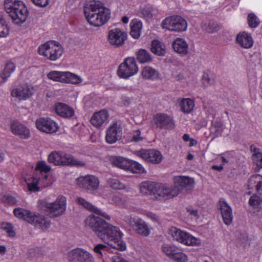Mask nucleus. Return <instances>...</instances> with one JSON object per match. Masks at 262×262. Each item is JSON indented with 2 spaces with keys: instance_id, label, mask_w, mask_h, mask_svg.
Segmentation results:
<instances>
[{
  "instance_id": "39",
  "label": "nucleus",
  "mask_w": 262,
  "mask_h": 262,
  "mask_svg": "<svg viewBox=\"0 0 262 262\" xmlns=\"http://www.w3.org/2000/svg\"><path fill=\"white\" fill-rule=\"evenodd\" d=\"M136 57L140 63H147L151 61L150 54L145 49H140L137 51Z\"/></svg>"
},
{
  "instance_id": "33",
  "label": "nucleus",
  "mask_w": 262,
  "mask_h": 262,
  "mask_svg": "<svg viewBox=\"0 0 262 262\" xmlns=\"http://www.w3.org/2000/svg\"><path fill=\"white\" fill-rule=\"evenodd\" d=\"M156 183L149 181L142 182L140 185V192L143 195L152 194L154 195Z\"/></svg>"
},
{
  "instance_id": "43",
  "label": "nucleus",
  "mask_w": 262,
  "mask_h": 262,
  "mask_svg": "<svg viewBox=\"0 0 262 262\" xmlns=\"http://www.w3.org/2000/svg\"><path fill=\"white\" fill-rule=\"evenodd\" d=\"M28 188L29 191L32 192L38 191L41 189L39 185V182L37 178L32 177L29 182L27 183Z\"/></svg>"
},
{
  "instance_id": "16",
  "label": "nucleus",
  "mask_w": 262,
  "mask_h": 262,
  "mask_svg": "<svg viewBox=\"0 0 262 262\" xmlns=\"http://www.w3.org/2000/svg\"><path fill=\"white\" fill-rule=\"evenodd\" d=\"M250 211L258 218L262 217V194L253 193L249 199Z\"/></svg>"
},
{
  "instance_id": "52",
  "label": "nucleus",
  "mask_w": 262,
  "mask_h": 262,
  "mask_svg": "<svg viewBox=\"0 0 262 262\" xmlns=\"http://www.w3.org/2000/svg\"><path fill=\"white\" fill-rule=\"evenodd\" d=\"M142 14L147 19L152 18L156 14V11L150 6H146L142 9Z\"/></svg>"
},
{
  "instance_id": "51",
  "label": "nucleus",
  "mask_w": 262,
  "mask_h": 262,
  "mask_svg": "<svg viewBox=\"0 0 262 262\" xmlns=\"http://www.w3.org/2000/svg\"><path fill=\"white\" fill-rule=\"evenodd\" d=\"M15 69V66L13 62H9L5 65V68L2 72V74L7 79L10 76V75L13 73Z\"/></svg>"
},
{
  "instance_id": "36",
  "label": "nucleus",
  "mask_w": 262,
  "mask_h": 262,
  "mask_svg": "<svg viewBox=\"0 0 262 262\" xmlns=\"http://www.w3.org/2000/svg\"><path fill=\"white\" fill-rule=\"evenodd\" d=\"M251 150L253 151L252 157L253 164L258 169L262 168V152L259 148L256 147H251Z\"/></svg>"
},
{
  "instance_id": "27",
  "label": "nucleus",
  "mask_w": 262,
  "mask_h": 262,
  "mask_svg": "<svg viewBox=\"0 0 262 262\" xmlns=\"http://www.w3.org/2000/svg\"><path fill=\"white\" fill-rule=\"evenodd\" d=\"M55 110L59 116L66 118H71L74 114V111L72 107L63 103L56 104Z\"/></svg>"
},
{
  "instance_id": "5",
  "label": "nucleus",
  "mask_w": 262,
  "mask_h": 262,
  "mask_svg": "<svg viewBox=\"0 0 262 262\" xmlns=\"http://www.w3.org/2000/svg\"><path fill=\"white\" fill-rule=\"evenodd\" d=\"M63 48L57 41L50 40L40 45L38 52L46 59L50 61H56L63 53Z\"/></svg>"
},
{
  "instance_id": "22",
  "label": "nucleus",
  "mask_w": 262,
  "mask_h": 262,
  "mask_svg": "<svg viewBox=\"0 0 262 262\" xmlns=\"http://www.w3.org/2000/svg\"><path fill=\"white\" fill-rule=\"evenodd\" d=\"M236 40L237 43L244 49L251 48L254 43L251 33L245 31L239 32L236 36Z\"/></svg>"
},
{
  "instance_id": "58",
  "label": "nucleus",
  "mask_w": 262,
  "mask_h": 262,
  "mask_svg": "<svg viewBox=\"0 0 262 262\" xmlns=\"http://www.w3.org/2000/svg\"><path fill=\"white\" fill-rule=\"evenodd\" d=\"M107 249V247L105 245L98 244L95 247L94 251L95 253L99 254L102 257L103 253L105 252Z\"/></svg>"
},
{
  "instance_id": "9",
  "label": "nucleus",
  "mask_w": 262,
  "mask_h": 262,
  "mask_svg": "<svg viewBox=\"0 0 262 262\" xmlns=\"http://www.w3.org/2000/svg\"><path fill=\"white\" fill-rule=\"evenodd\" d=\"M48 77L54 81L66 83L78 84L81 82L79 76L70 72L53 71L48 74Z\"/></svg>"
},
{
  "instance_id": "10",
  "label": "nucleus",
  "mask_w": 262,
  "mask_h": 262,
  "mask_svg": "<svg viewBox=\"0 0 262 262\" xmlns=\"http://www.w3.org/2000/svg\"><path fill=\"white\" fill-rule=\"evenodd\" d=\"M124 221L129 225L135 231L143 236H147L150 234V229L146 223L138 217L126 216Z\"/></svg>"
},
{
  "instance_id": "64",
  "label": "nucleus",
  "mask_w": 262,
  "mask_h": 262,
  "mask_svg": "<svg viewBox=\"0 0 262 262\" xmlns=\"http://www.w3.org/2000/svg\"><path fill=\"white\" fill-rule=\"evenodd\" d=\"M187 212L191 215L194 216L195 217H198V210L192 208H189L187 209Z\"/></svg>"
},
{
  "instance_id": "17",
  "label": "nucleus",
  "mask_w": 262,
  "mask_h": 262,
  "mask_svg": "<svg viewBox=\"0 0 262 262\" xmlns=\"http://www.w3.org/2000/svg\"><path fill=\"white\" fill-rule=\"evenodd\" d=\"M11 132L21 139H28L30 137V129L25 124L18 121H14L10 124Z\"/></svg>"
},
{
  "instance_id": "24",
  "label": "nucleus",
  "mask_w": 262,
  "mask_h": 262,
  "mask_svg": "<svg viewBox=\"0 0 262 262\" xmlns=\"http://www.w3.org/2000/svg\"><path fill=\"white\" fill-rule=\"evenodd\" d=\"M29 223L33 224L36 228L46 229L50 226V222L43 215H36L32 213Z\"/></svg>"
},
{
  "instance_id": "46",
  "label": "nucleus",
  "mask_w": 262,
  "mask_h": 262,
  "mask_svg": "<svg viewBox=\"0 0 262 262\" xmlns=\"http://www.w3.org/2000/svg\"><path fill=\"white\" fill-rule=\"evenodd\" d=\"M82 249L77 248L73 250L69 254V258L70 261L77 262L80 261L81 259Z\"/></svg>"
},
{
  "instance_id": "48",
  "label": "nucleus",
  "mask_w": 262,
  "mask_h": 262,
  "mask_svg": "<svg viewBox=\"0 0 262 262\" xmlns=\"http://www.w3.org/2000/svg\"><path fill=\"white\" fill-rule=\"evenodd\" d=\"M9 34V29L6 24V21L0 13V37L7 36Z\"/></svg>"
},
{
  "instance_id": "44",
  "label": "nucleus",
  "mask_w": 262,
  "mask_h": 262,
  "mask_svg": "<svg viewBox=\"0 0 262 262\" xmlns=\"http://www.w3.org/2000/svg\"><path fill=\"white\" fill-rule=\"evenodd\" d=\"M60 151H53L48 157V161L55 165H60L61 163Z\"/></svg>"
},
{
  "instance_id": "6",
  "label": "nucleus",
  "mask_w": 262,
  "mask_h": 262,
  "mask_svg": "<svg viewBox=\"0 0 262 262\" xmlns=\"http://www.w3.org/2000/svg\"><path fill=\"white\" fill-rule=\"evenodd\" d=\"M169 232L174 241L182 245L190 247H199L201 245L202 241L200 238L178 228L171 227Z\"/></svg>"
},
{
  "instance_id": "25",
  "label": "nucleus",
  "mask_w": 262,
  "mask_h": 262,
  "mask_svg": "<svg viewBox=\"0 0 262 262\" xmlns=\"http://www.w3.org/2000/svg\"><path fill=\"white\" fill-rule=\"evenodd\" d=\"M141 75L142 78L151 81L157 80L160 77L159 72L156 69L148 66L142 68Z\"/></svg>"
},
{
  "instance_id": "12",
  "label": "nucleus",
  "mask_w": 262,
  "mask_h": 262,
  "mask_svg": "<svg viewBox=\"0 0 262 262\" xmlns=\"http://www.w3.org/2000/svg\"><path fill=\"white\" fill-rule=\"evenodd\" d=\"M127 38V33L120 28H113L111 29L108 32V41L112 46L116 47L122 46Z\"/></svg>"
},
{
  "instance_id": "19",
  "label": "nucleus",
  "mask_w": 262,
  "mask_h": 262,
  "mask_svg": "<svg viewBox=\"0 0 262 262\" xmlns=\"http://www.w3.org/2000/svg\"><path fill=\"white\" fill-rule=\"evenodd\" d=\"M108 112L106 110H101L95 113L91 117L90 122L96 128H100L103 125L108 122Z\"/></svg>"
},
{
  "instance_id": "21",
  "label": "nucleus",
  "mask_w": 262,
  "mask_h": 262,
  "mask_svg": "<svg viewBox=\"0 0 262 262\" xmlns=\"http://www.w3.org/2000/svg\"><path fill=\"white\" fill-rule=\"evenodd\" d=\"M248 190L255 189L257 193L262 194V176L259 174L252 175L246 184Z\"/></svg>"
},
{
  "instance_id": "50",
  "label": "nucleus",
  "mask_w": 262,
  "mask_h": 262,
  "mask_svg": "<svg viewBox=\"0 0 262 262\" xmlns=\"http://www.w3.org/2000/svg\"><path fill=\"white\" fill-rule=\"evenodd\" d=\"M249 26L251 28H256L259 24V20L256 15L253 13H250L247 17Z\"/></svg>"
},
{
  "instance_id": "56",
  "label": "nucleus",
  "mask_w": 262,
  "mask_h": 262,
  "mask_svg": "<svg viewBox=\"0 0 262 262\" xmlns=\"http://www.w3.org/2000/svg\"><path fill=\"white\" fill-rule=\"evenodd\" d=\"M143 137L141 135V131L139 129L134 130L132 134V141L139 142L142 140Z\"/></svg>"
},
{
  "instance_id": "30",
  "label": "nucleus",
  "mask_w": 262,
  "mask_h": 262,
  "mask_svg": "<svg viewBox=\"0 0 262 262\" xmlns=\"http://www.w3.org/2000/svg\"><path fill=\"white\" fill-rule=\"evenodd\" d=\"M130 160L121 156H112L110 158V161L113 165L125 170H128Z\"/></svg>"
},
{
  "instance_id": "59",
  "label": "nucleus",
  "mask_w": 262,
  "mask_h": 262,
  "mask_svg": "<svg viewBox=\"0 0 262 262\" xmlns=\"http://www.w3.org/2000/svg\"><path fill=\"white\" fill-rule=\"evenodd\" d=\"M202 84L205 87H207L212 84V81L207 73H204L202 78Z\"/></svg>"
},
{
  "instance_id": "60",
  "label": "nucleus",
  "mask_w": 262,
  "mask_h": 262,
  "mask_svg": "<svg viewBox=\"0 0 262 262\" xmlns=\"http://www.w3.org/2000/svg\"><path fill=\"white\" fill-rule=\"evenodd\" d=\"M83 262H94V258L90 253L83 251Z\"/></svg>"
},
{
  "instance_id": "38",
  "label": "nucleus",
  "mask_w": 262,
  "mask_h": 262,
  "mask_svg": "<svg viewBox=\"0 0 262 262\" xmlns=\"http://www.w3.org/2000/svg\"><path fill=\"white\" fill-rule=\"evenodd\" d=\"M162 251L169 258L171 259L179 248L173 244H164L161 247Z\"/></svg>"
},
{
  "instance_id": "3",
  "label": "nucleus",
  "mask_w": 262,
  "mask_h": 262,
  "mask_svg": "<svg viewBox=\"0 0 262 262\" xmlns=\"http://www.w3.org/2000/svg\"><path fill=\"white\" fill-rule=\"evenodd\" d=\"M4 8L15 24L20 25L26 21L28 11L23 2L17 0H5Z\"/></svg>"
},
{
  "instance_id": "49",
  "label": "nucleus",
  "mask_w": 262,
  "mask_h": 262,
  "mask_svg": "<svg viewBox=\"0 0 262 262\" xmlns=\"http://www.w3.org/2000/svg\"><path fill=\"white\" fill-rule=\"evenodd\" d=\"M171 259L174 262H188V261L187 255L180 249L175 253Z\"/></svg>"
},
{
  "instance_id": "28",
  "label": "nucleus",
  "mask_w": 262,
  "mask_h": 262,
  "mask_svg": "<svg viewBox=\"0 0 262 262\" xmlns=\"http://www.w3.org/2000/svg\"><path fill=\"white\" fill-rule=\"evenodd\" d=\"M173 186L172 188H177L179 193L182 187L191 185L193 183V180L186 176H177L173 178Z\"/></svg>"
},
{
  "instance_id": "4",
  "label": "nucleus",
  "mask_w": 262,
  "mask_h": 262,
  "mask_svg": "<svg viewBox=\"0 0 262 262\" xmlns=\"http://www.w3.org/2000/svg\"><path fill=\"white\" fill-rule=\"evenodd\" d=\"M38 207L40 209L48 212L50 217H57L62 215L66 211V199L60 195L58 196L56 201L52 203L40 200L38 202Z\"/></svg>"
},
{
  "instance_id": "32",
  "label": "nucleus",
  "mask_w": 262,
  "mask_h": 262,
  "mask_svg": "<svg viewBox=\"0 0 262 262\" xmlns=\"http://www.w3.org/2000/svg\"><path fill=\"white\" fill-rule=\"evenodd\" d=\"M154 121L157 127H165L170 123V118L166 114L159 113L154 116Z\"/></svg>"
},
{
  "instance_id": "41",
  "label": "nucleus",
  "mask_w": 262,
  "mask_h": 262,
  "mask_svg": "<svg viewBox=\"0 0 262 262\" xmlns=\"http://www.w3.org/2000/svg\"><path fill=\"white\" fill-rule=\"evenodd\" d=\"M108 202L121 208H126L127 206V201L118 195H113L108 199Z\"/></svg>"
},
{
  "instance_id": "11",
  "label": "nucleus",
  "mask_w": 262,
  "mask_h": 262,
  "mask_svg": "<svg viewBox=\"0 0 262 262\" xmlns=\"http://www.w3.org/2000/svg\"><path fill=\"white\" fill-rule=\"evenodd\" d=\"M179 194L178 189L166 184L157 183L154 196L156 199H169L176 196Z\"/></svg>"
},
{
  "instance_id": "61",
  "label": "nucleus",
  "mask_w": 262,
  "mask_h": 262,
  "mask_svg": "<svg viewBox=\"0 0 262 262\" xmlns=\"http://www.w3.org/2000/svg\"><path fill=\"white\" fill-rule=\"evenodd\" d=\"M130 103L131 99L128 96L125 95H122L120 101L121 105L127 106L130 104Z\"/></svg>"
},
{
  "instance_id": "63",
  "label": "nucleus",
  "mask_w": 262,
  "mask_h": 262,
  "mask_svg": "<svg viewBox=\"0 0 262 262\" xmlns=\"http://www.w3.org/2000/svg\"><path fill=\"white\" fill-rule=\"evenodd\" d=\"M112 262H130L128 260L118 256H114L111 258Z\"/></svg>"
},
{
  "instance_id": "42",
  "label": "nucleus",
  "mask_w": 262,
  "mask_h": 262,
  "mask_svg": "<svg viewBox=\"0 0 262 262\" xmlns=\"http://www.w3.org/2000/svg\"><path fill=\"white\" fill-rule=\"evenodd\" d=\"M82 204L83 207H84L85 208L100 215V216L103 217L104 218L108 220H110V216L107 215L106 213L102 212L101 210L97 208L96 207H95L89 202L85 201L84 200H83Z\"/></svg>"
},
{
  "instance_id": "37",
  "label": "nucleus",
  "mask_w": 262,
  "mask_h": 262,
  "mask_svg": "<svg viewBox=\"0 0 262 262\" xmlns=\"http://www.w3.org/2000/svg\"><path fill=\"white\" fill-rule=\"evenodd\" d=\"M13 213L17 217L23 219L28 223H29L30 221H31V217L32 212L28 210L17 208L14 209Z\"/></svg>"
},
{
  "instance_id": "14",
  "label": "nucleus",
  "mask_w": 262,
  "mask_h": 262,
  "mask_svg": "<svg viewBox=\"0 0 262 262\" xmlns=\"http://www.w3.org/2000/svg\"><path fill=\"white\" fill-rule=\"evenodd\" d=\"M122 128L120 124L115 122L107 129L105 140L107 143L112 144L116 143L121 139Z\"/></svg>"
},
{
  "instance_id": "47",
  "label": "nucleus",
  "mask_w": 262,
  "mask_h": 262,
  "mask_svg": "<svg viewBox=\"0 0 262 262\" xmlns=\"http://www.w3.org/2000/svg\"><path fill=\"white\" fill-rule=\"evenodd\" d=\"M108 185L114 189H124L125 185L116 179L111 178L107 180Z\"/></svg>"
},
{
  "instance_id": "55",
  "label": "nucleus",
  "mask_w": 262,
  "mask_h": 262,
  "mask_svg": "<svg viewBox=\"0 0 262 262\" xmlns=\"http://www.w3.org/2000/svg\"><path fill=\"white\" fill-rule=\"evenodd\" d=\"M234 152L232 151H228L221 155L222 161L224 163H227L231 161L233 159Z\"/></svg>"
},
{
  "instance_id": "53",
  "label": "nucleus",
  "mask_w": 262,
  "mask_h": 262,
  "mask_svg": "<svg viewBox=\"0 0 262 262\" xmlns=\"http://www.w3.org/2000/svg\"><path fill=\"white\" fill-rule=\"evenodd\" d=\"M35 169L39 170L40 173L43 172L45 174H47L50 171L51 167L47 165L44 161H41L37 164Z\"/></svg>"
},
{
  "instance_id": "62",
  "label": "nucleus",
  "mask_w": 262,
  "mask_h": 262,
  "mask_svg": "<svg viewBox=\"0 0 262 262\" xmlns=\"http://www.w3.org/2000/svg\"><path fill=\"white\" fill-rule=\"evenodd\" d=\"M36 6L39 7H45L48 3V0H31Z\"/></svg>"
},
{
  "instance_id": "34",
  "label": "nucleus",
  "mask_w": 262,
  "mask_h": 262,
  "mask_svg": "<svg viewBox=\"0 0 262 262\" xmlns=\"http://www.w3.org/2000/svg\"><path fill=\"white\" fill-rule=\"evenodd\" d=\"M151 51L158 56H163L166 53L165 46L158 40H154L151 44Z\"/></svg>"
},
{
  "instance_id": "45",
  "label": "nucleus",
  "mask_w": 262,
  "mask_h": 262,
  "mask_svg": "<svg viewBox=\"0 0 262 262\" xmlns=\"http://www.w3.org/2000/svg\"><path fill=\"white\" fill-rule=\"evenodd\" d=\"M39 182V185L41 189L45 188L52 185L53 181L49 178L47 174H44L42 177L37 178Z\"/></svg>"
},
{
  "instance_id": "1",
  "label": "nucleus",
  "mask_w": 262,
  "mask_h": 262,
  "mask_svg": "<svg viewBox=\"0 0 262 262\" xmlns=\"http://www.w3.org/2000/svg\"><path fill=\"white\" fill-rule=\"evenodd\" d=\"M85 223L100 239L110 247L121 251L126 249V243L122 240L123 234L118 227L93 215H90Z\"/></svg>"
},
{
  "instance_id": "54",
  "label": "nucleus",
  "mask_w": 262,
  "mask_h": 262,
  "mask_svg": "<svg viewBox=\"0 0 262 262\" xmlns=\"http://www.w3.org/2000/svg\"><path fill=\"white\" fill-rule=\"evenodd\" d=\"M2 229L6 231L8 233V235L10 237H13L15 235V233L13 230V226L10 223H3L1 224Z\"/></svg>"
},
{
  "instance_id": "40",
  "label": "nucleus",
  "mask_w": 262,
  "mask_h": 262,
  "mask_svg": "<svg viewBox=\"0 0 262 262\" xmlns=\"http://www.w3.org/2000/svg\"><path fill=\"white\" fill-rule=\"evenodd\" d=\"M127 170L135 173L142 174L146 173V170L142 164L132 160Z\"/></svg>"
},
{
  "instance_id": "31",
  "label": "nucleus",
  "mask_w": 262,
  "mask_h": 262,
  "mask_svg": "<svg viewBox=\"0 0 262 262\" xmlns=\"http://www.w3.org/2000/svg\"><path fill=\"white\" fill-rule=\"evenodd\" d=\"M61 163L60 165L80 166L82 164L80 161L77 160L72 155L60 151Z\"/></svg>"
},
{
  "instance_id": "8",
  "label": "nucleus",
  "mask_w": 262,
  "mask_h": 262,
  "mask_svg": "<svg viewBox=\"0 0 262 262\" xmlns=\"http://www.w3.org/2000/svg\"><path fill=\"white\" fill-rule=\"evenodd\" d=\"M163 29L175 32H182L187 30V23L179 15H172L165 18L162 22Z\"/></svg>"
},
{
  "instance_id": "29",
  "label": "nucleus",
  "mask_w": 262,
  "mask_h": 262,
  "mask_svg": "<svg viewBox=\"0 0 262 262\" xmlns=\"http://www.w3.org/2000/svg\"><path fill=\"white\" fill-rule=\"evenodd\" d=\"M99 181L93 176H86L83 177V187L90 191H95L98 188Z\"/></svg>"
},
{
  "instance_id": "18",
  "label": "nucleus",
  "mask_w": 262,
  "mask_h": 262,
  "mask_svg": "<svg viewBox=\"0 0 262 262\" xmlns=\"http://www.w3.org/2000/svg\"><path fill=\"white\" fill-rule=\"evenodd\" d=\"M33 89L27 84L19 85L11 92V96L16 97L19 100H25L33 95Z\"/></svg>"
},
{
  "instance_id": "26",
  "label": "nucleus",
  "mask_w": 262,
  "mask_h": 262,
  "mask_svg": "<svg viewBox=\"0 0 262 262\" xmlns=\"http://www.w3.org/2000/svg\"><path fill=\"white\" fill-rule=\"evenodd\" d=\"M129 27L130 36L136 39L139 38L143 29L142 22L138 19H133L130 22Z\"/></svg>"
},
{
  "instance_id": "7",
  "label": "nucleus",
  "mask_w": 262,
  "mask_h": 262,
  "mask_svg": "<svg viewBox=\"0 0 262 262\" xmlns=\"http://www.w3.org/2000/svg\"><path fill=\"white\" fill-rule=\"evenodd\" d=\"M138 72L139 68L135 58L133 57H128L118 66L117 75L120 78L128 79L137 75Z\"/></svg>"
},
{
  "instance_id": "13",
  "label": "nucleus",
  "mask_w": 262,
  "mask_h": 262,
  "mask_svg": "<svg viewBox=\"0 0 262 262\" xmlns=\"http://www.w3.org/2000/svg\"><path fill=\"white\" fill-rule=\"evenodd\" d=\"M135 154L144 161L154 164L160 163L163 159L161 153L155 149H144L136 151Z\"/></svg>"
},
{
  "instance_id": "35",
  "label": "nucleus",
  "mask_w": 262,
  "mask_h": 262,
  "mask_svg": "<svg viewBox=\"0 0 262 262\" xmlns=\"http://www.w3.org/2000/svg\"><path fill=\"white\" fill-rule=\"evenodd\" d=\"M179 105L183 113L189 114L193 110L194 107V102L190 98H183L181 100Z\"/></svg>"
},
{
  "instance_id": "15",
  "label": "nucleus",
  "mask_w": 262,
  "mask_h": 262,
  "mask_svg": "<svg viewBox=\"0 0 262 262\" xmlns=\"http://www.w3.org/2000/svg\"><path fill=\"white\" fill-rule=\"evenodd\" d=\"M35 124L38 130L47 134L54 133L58 129L56 122L49 118H39L36 120Z\"/></svg>"
},
{
  "instance_id": "20",
  "label": "nucleus",
  "mask_w": 262,
  "mask_h": 262,
  "mask_svg": "<svg viewBox=\"0 0 262 262\" xmlns=\"http://www.w3.org/2000/svg\"><path fill=\"white\" fill-rule=\"evenodd\" d=\"M219 204L224 223L227 225H230L233 220L232 211L231 207L223 199L220 200Z\"/></svg>"
},
{
  "instance_id": "23",
  "label": "nucleus",
  "mask_w": 262,
  "mask_h": 262,
  "mask_svg": "<svg viewBox=\"0 0 262 262\" xmlns=\"http://www.w3.org/2000/svg\"><path fill=\"white\" fill-rule=\"evenodd\" d=\"M174 51L181 56L186 55L189 53V46L187 41L182 38H177L172 43Z\"/></svg>"
},
{
  "instance_id": "57",
  "label": "nucleus",
  "mask_w": 262,
  "mask_h": 262,
  "mask_svg": "<svg viewBox=\"0 0 262 262\" xmlns=\"http://www.w3.org/2000/svg\"><path fill=\"white\" fill-rule=\"evenodd\" d=\"M140 213L146 216L147 217L151 219L153 222H157L158 221V216L151 212L148 211L144 210H142Z\"/></svg>"
},
{
  "instance_id": "2",
  "label": "nucleus",
  "mask_w": 262,
  "mask_h": 262,
  "mask_svg": "<svg viewBox=\"0 0 262 262\" xmlns=\"http://www.w3.org/2000/svg\"><path fill=\"white\" fill-rule=\"evenodd\" d=\"M84 14L91 26L101 27L110 20L111 10L100 2L91 1L85 5Z\"/></svg>"
}]
</instances>
